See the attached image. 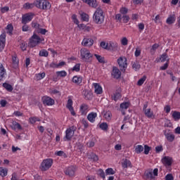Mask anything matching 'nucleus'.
I'll list each match as a JSON object with an SVG mask.
<instances>
[{
  "label": "nucleus",
  "instance_id": "f257e3e1",
  "mask_svg": "<svg viewBox=\"0 0 180 180\" xmlns=\"http://www.w3.org/2000/svg\"><path fill=\"white\" fill-rule=\"evenodd\" d=\"M93 22L96 25H102L105 22V13L102 8H97L93 15Z\"/></svg>",
  "mask_w": 180,
  "mask_h": 180
},
{
  "label": "nucleus",
  "instance_id": "f03ea898",
  "mask_svg": "<svg viewBox=\"0 0 180 180\" xmlns=\"http://www.w3.org/2000/svg\"><path fill=\"white\" fill-rule=\"evenodd\" d=\"M35 7L41 11H49L51 8V4L48 0H35Z\"/></svg>",
  "mask_w": 180,
  "mask_h": 180
},
{
  "label": "nucleus",
  "instance_id": "7ed1b4c3",
  "mask_svg": "<svg viewBox=\"0 0 180 180\" xmlns=\"http://www.w3.org/2000/svg\"><path fill=\"white\" fill-rule=\"evenodd\" d=\"M155 176H158V168L148 169L144 172V177L146 180H155Z\"/></svg>",
  "mask_w": 180,
  "mask_h": 180
},
{
  "label": "nucleus",
  "instance_id": "20e7f679",
  "mask_svg": "<svg viewBox=\"0 0 180 180\" xmlns=\"http://www.w3.org/2000/svg\"><path fill=\"white\" fill-rule=\"evenodd\" d=\"M41 41H44V38H41L37 34L34 32L33 35L30 39V47H36L37 44H40Z\"/></svg>",
  "mask_w": 180,
  "mask_h": 180
},
{
  "label": "nucleus",
  "instance_id": "39448f33",
  "mask_svg": "<svg viewBox=\"0 0 180 180\" xmlns=\"http://www.w3.org/2000/svg\"><path fill=\"white\" fill-rule=\"evenodd\" d=\"M77 128L75 127L72 126L68 128L65 131V136L63 137L64 141H71V139L74 137V134H75V131Z\"/></svg>",
  "mask_w": 180,
  "mask_h": 180
},
{
  "label": "nucleus",
  "instance_id": "423d86ee",
  "mask_svg": "<svg viewBox=\"0 0 180 180\" xmlns=\"http://www.w3.org/2000/svg\"><path fill=\"white\" fill-rule=\"evenodd\" d=\"M53 160L51 158H47L42 161V162L40 165V169L42 172L48 171V169H50L51 168V166L53 165Z\"/></svg>",
  "mask_w": 180,
  "mask_h": 180
},
{
  "label": "nucleus",
  "instance_id": "0eeeda50",
  "mask_svg": "<svg viewBox=\"0 0 180 180\" xmlns=\"http://www.w3.org/2000/svg\"><path fill=\"white\" fill-rule=\"evenodd\" d=\"M80 56L82 60H85V61H89L92 57H94V54L91 53L89 49L86 48H82L80 50Z\"/></svg>",
  "mask_w": 180,
  "mask_h": 180
},
{
  "label": "nucleus",
  "instance_id": "6e6552de",
  "mask_svg": "<svg viewBox=\"0 0 180 180\" xmlns=\"http://www.w3.org/2000/svg\"><path fill=\"white\" fill-rule=\"evenodd\" d=\"M120 71H126L127 70V58L125 56H120L117 60Z\"/></svg>",
  "mask_w": 180,
  "mask_h": 180
},
{
  "label": "nucleus",
  "instance_id": "1a4fd4ad",
  "mask_svg": "<svg viewBox=\"0 0 180 180\" xmlns=\"http://www.w3.org/2000/svg\"><path fill=\"white\" fill-rule=\"evenodd\" d=\"M41 102L44 106H53L56 103V101L48 96H44L41 97Z\"/></svg>",
  "mask_w": 180,
  "mask_h": 180
},
{
  "label": "nucleus",
  "instance_id": "9d476101",
  "mask_svg": "<svg viewBox=\"0 0 180 180\" xmlns=\"http://www.w3.org/2000/svg\"><path fill=\"white\" fill-rule=\"evenodd\" d=\"M34 18V13H27L22 16V25H27L29 22H32Z\"/></svg>",
  "mask_w": 180,
  "mask_h": 180
},
{
  "label": "nucleus",
  "instance_id": "9b49d317",
  "mask_svg": "<svg viewBox=\"0 0 180 180\" xmlns=\"http://www.w3.org/2000/svg\"><path fill=\"white\" fill-rule=\"evenodd\" d=\"M73 105H74V101H72V98H71V97L69 96L67 104H66V108L70 112V114L72 115V116H76L77 113L74 110V107L72 106Z\"/></svg>",
  "mask_w": 180,
  "mask_h": 180
},
{
  "label": "nucleus",
  "instance_id": "f8f14e48",
  "mask_svg": "<svg viewBox=\"0 0 180 180\" xmlns=\"http://www.w3.org/2000/svg\"><path fill=\"white\" fill-rule=\"evenodd\" d=\"M77 171V167L74 165L69 166L68 167H66L65 170V175H68V176H75V172Z\"/></svg>",
  "mask_w": 180,
  "mask_h": 180
},
{
  "label": "nucleus",
  "instance_id": "ddd939ff",
  "mask_svg": "<svg viewBox=\"0 0 180 180\" xmlns=\"http://www.w3.org/2000/svg\"><path fill=\"white\" fill-rule=\"evenodd\" d=\"M148 108V104H144L143 107V112H144L146 117H148V119H151V117L154 116V112H153V110H151V108Z\"/></svg>",
  "mask_w": 180,
  "mask_h": 180
},
{
  "label": "nucleus",
  "instance_id": "4468645a",
  "mask_svg": "<svg viewBox=\"0 0 180 180\" xmlns=\"http://www.w3.org/2000/svg\"><path fill=\"white\" fill-rule=\"evenodd\" d=\"M111 75L115 79H120V77H122V72H120V70H119L117 67L114 66L112 67Z\"/></svg>",
  "mask_w": 180,
  "mask_h": 180
},
{
  "label": "nucleus",
  "instance_id": "2eb2a0df",
  "mask_svg": "<svg viewBox=\"0 0 180 180\" xmlns=\"http://www.w3.org/2000/svg\"><path fill=\"white\" fill-rule=\"evenodd\" d=\"M162 162L166 168H169V167L172 165V162H173L172 158L169 156H165L162 159Z\"/></svg>",
  "mask_w": 180,
  "mask_h": 180
},
{
  "label": "nucleus",
  "instance_id": "dca6fc26",
  "mask_svg": "<svg viewBox=\"0 0 180 180\" xmlns=\"http://www.w3.org/2000/svg\"><path fill=\"white\" fill-rule=\"evenodd\" d=\"M6 44V34L3 33L0 35V52L4 51L5 46Z\"/></svg>",
  "mask_w": 180,
  "mask_h": 180
},
{
  "label": "nucleus",
  "instance_id": "f3484780",
  "mask_svg": "<svg viewBox=\"0 0 180 180\" xmlns=\"http://www.w3.org/2000/svg\"><path fill=\"white\" fill-rule=\"evenodd\" d=\"M82 45L85 47H92L94 46V39L92 38H84L82 41Z\"/></svg>",
  "mask_w": 180,
  "mask_h": 180
},
{
  "label": "nucleus",
  "instance_id": "a211bd4d",
  "mask_svg": "<svg viewBox=\"0 0 180 180\" xmlns=\"http://www.w3.org/2000/svg\"><path fill=\"white\" fill-rule=\"evenodd\" d=\"M117 50H119V44H117V42H108V51H117Z\"/></svg>",
  "mask_w": 180,
  "mask_h": 180
},
{
  "label": "nucleus",
  "instance_id": "6ab92c4d",
  "mask_svg": "<svg viewBox=\"0 0 180 180\" xmlns=\"http://www.w3.org/2000/svg\"><path fill=\"white\" fill-rule=\"evenodd\" d=\"M93 86L94 87V93L96 95H102V94H103V89L99 83H94Z\"/></svg>",
  "mask_w": 180,
  "mask_h": 180
},
{
  "label": "nucleus",
  "instance_id": "aec40b11",
  "mask_svg": "<svg viewBox=\"0 0 180 180\" xmlns=\"http://www.w3.org/2000/svg\"><path fill=\"white\" fill-rule=\"evenodd\" d=\"M89 111V107L88 105L83 103L80 105L79 112L82 116H86V113Z\"/></svg>",
  "mask_w": 180,
  "mask_h": 180
},
{
  "label": "nucleus",
  "instance_id": "412c9836",
  "mask_svg": "<svg viewBox=\"0 0 180 180\" xmlns=\"http://www.w3.org/2000/svg\"><path fill=\"white\" fill-rule=\"evenodd\" d=\"M96 117H98V113L95 112H91L87 115V120L90 122V123H95V120H96Z\"/></svg>",
  "mask_w": 180,
  "mask_h": 180
},
{
  "label": "nucleus",
  "instance_id": "4be33fe9",
  "mask_svg": "<svg viewBox=\"0 0 180 180\" xmlns=\"http://www.w3.org/2000/svg\"><path fill=\"white\" fill-rule=\"evenodd\" d=\"M6 77V70L2 63H0V81H4Z\"/></svg>",
  "mask_w": 180,
  "mask_h": 180
},
{
  "label": "nucleus",
  "instance_id": "5701e85b",
  "mask_svg": "<svg viewBox=\"0 0 180 180\" xmlns=\"http://www.w3.org/2000/svg\"><path fill=\"white\" fill-rule=\"evenodd\" d=\"M83 77L81 75H75L72 77V82L76 85H81L82 84Z\"/></svg>",
  "mask_w": 180,
  "mask_h": 180
},
{
  "label": "nucleus",
  "instance_id": "b1692460",
  "mask_svg": "<svg viewBox=\"0 0 180 180\" xmlns=\"http://www.w3.org/2000/svg\"><path fill=\"white\" fill-rule=\"evenodd\" d=\"M175 20H176V17L175 16V14H172L167 18L166 23L167 25H173V23H175Z\"/></svg>",
  "mask_w": 180,
  "mask_h": 180
},
{
  "label": "nucleus",
  "instance_id": "393cba45",
  "mask_svg": "<svg viewBox=\"0 0 180 180\" xmlns=\"http://www.w3.org/2000/svg\"><path fill=\"white\" fill-rule=\"evenodd\" d=\"M36 0L34 1L33 3H25L23 5V8L24 9H27V10H29V9H33V8H34V6H36Z\"/></svg>",
  "mask_w": 180,
  "mask_h": 180
},
{
  "label": "nucleus",
  "instance_id": "a878e982",
  "mask_svg": "<svg viewBox=\"0 0 180 180\" xmlns=\"http://www.w3.org/2000/svg\"><path fill=\"white\" fill-rule=\"evenodd\" d=\"M120 98H122V94L119 91H115L113 95L111 96V98L115 102H117Z\"/></svg>",
  "mask_w": 180,
  "mask_h": 180
},
{
  "label": "nucleus",
  "instance_id": "bb28decb",
  "mask_svg": "<svg viewBox=\"0 0 180 180\" xmlns=\"http://www.w3.org/2000/svg\"><path fill=\"white\" fill-rule=\"evenodd\" d=\"M122 165L123 168H131V162L127 159H124Z\"/></svg>",
  "mask_w": 180,
  "mask_h": 180
},
{
  "label": "nucleus",
  "instance_id": "cd10ccee",
  "mask_svg": "<svg viewBox=\"0 0 180 180\" xmlns=\"http://www.w3.org/2000/svg\"><path fill=\"white\" fill-rule=\"evenodd\" d=\"M165 136L167 140V141H169L170 143H172L175 140V135L171 134V133H167L165 134Z\"/></svg>",
  "mask_w": 180,
  "mask_h": 180
},
{
  "label": "nucleus",
  "instance_id": "c85d7f7f",
  "mask_svg": "<svg viewBox=\"0 0 180 180\" xmlns=\"http://www.w3.org/2000/svg\"><path fill=\"white\" fill-rule=\"evenodd\" d=\"M98 127L103 131H108L109 125L106 122H102L101 124H99Z\"/></svg>",
  "mask_w": 180,
  "mask_h": 180
},
{
  "label": "nucleus",
  "instance_id": "c756f323",
  "mask_svg": "<svg viewBox=\"0 0 180 180\" xmlns=\"http://www.w3.org/2000/svg\"><path fill=\"white\" fill-rule=\"evenodd\" d=\"M94 57H96L97 61H98L100 64H105V57L96 53L94 54Z\"/></svg>",
  "mask_w": 180,
  "mask_h": 180
},
{
  "label": "nucleus",
  "instance_id": "7c9ffc66",
  "mask_svg": "<svg viewBox=\"0 0 180 180\" xmlns=\"http://www.w3.org/2000/svg\"><path fill=\"white\" fill-rule=\"evenodd\" d=\"M172 117H173L175 122H178V120H180V112L174 111L172 115Z\"/></svg>",
  "mask_w": 180,
  "mask_h": 180
},
{
  "label": "nucleus",
  "instance_id": "2f4dec72",
  "mask_svg": "<svg viewBox=\"0 0 180 180\" xmlns=\"http://www.w3.org/2000/svg\"><path fill=\"white\" fill-rule=\"evenodd\" d=\"M103 117L107 122H110L112 120V112L110 111L105 112Z\"/></svg>",
  "mask_w": 180,
  "mask_h": 180
},
{
  "label": "nucleus",
  "instance_id": "473e14b6",
  "mask_svg": "<svg viewBox=\"0 0 180 180\" xmlns=\"http://www.w3.org/2000/svg\"><path fill=\"white\" fill-rule=\"evenodd\" d=\"M143 151H144V147H143L142 145L135 146V153H136V154H141Z\"/></svg>",
  "mask_w": 180,
  "mask_h": 180
},
{
  "label": "nucleus",
  "instance_id": "72a5a7b5",
  "mask_svg": "<svg viewBox=\"0 0 180 180\" xmlns=\"http://www.w3.org/2000/svg\"><path fill=\"white\" fill-rule=\"evenodd\" d=\"M3 86L8 91V92H12L13 91V87L8 83H4Z\"/></svg>",
  "mask_w": 180,
  "mask_h": 180
},
{
  "label": "nucleus",
  "instance_id": "f704fd0d",
  "mask_svg": "<svg viewBox=\"0 0 180 180\" xmlns=\"http://www.w3.org/2000/svg\"><path fill=\"white\" fill-rule=\"evenodd\" d=\"M35 77L37 81H41V79L46 77V72L36 74Z\"/></svg>",
  "mask_w": 180,
  "mask_h": 180
},
{
  "label": "nucleus",
  "instance_id": "c9c22d12",
  "mask_svg": "<svg viewBox=\"0 0 180 180\" xmlns=\"http://www.w3.org/2000/svg\"><path fill=\"white\" fill-rule=\"evenodd\" d=\"M56 75L58 77L64 78L67 75V72H65V70L57 71Z\"/></svg>",
  "mask_w": 180,
  "mask_h": 180
},
{
  "label": "nucleus",
  "instance_id": "e433bc0d",
  "mask_svg": "<svg viewBox=\"0 0 180 180\" xmlns=\"http://www.w3.org/2000/svg\"><path fill=\"white\" fill-rule=\"evenodd\" d=\"M36 122H40V118H39V117H31L29 118V122L31 124H34Z\"/></svg>",
  "mask_w": 180,
  "mask_h": 180
},
{
  "label": "nucleus",
  "instance_id": "4c0bfd02",
  "mask_svg": "<svg viewBox=\"0 0 180 180\" xmlns=\"http://www.w3.org/2000/svg\"><path fill=\"white\" fill-rule=\"evenodd\" d=\"M131 65H132L133 70H134L135 71H138V70H140V68L141 67L140 65V63H139V62H137V61L132 62Z\"/></svg>",
  "mask_w": 180,
  "mask_h": 180
},
{
  "label": "nucleus",
  "instance_id": "58836bf2",
  "mask_svg": "<svg viewBox=\"0 0 180 180\" xmlns=\"http://www.w3.org/2000/svg\"><path fill=\"white\" fill-rule=\"evenodd\" d=\"M55 155H57L58 157H63V158H67L68 157L67 153H64L63 150L56 152Z\"/></svg>",
  "mask_w": 180,
  "mask_h": 180
},
{
  "label": "nucleus",
  "instance_id": "ea45409f",
  "mask_svg": "<svg viewBox=\"0 0 180 180\" xmlns=\"http://www.w3.org/2000/svg\"><path fill=\"white\" fill-rule=\"evenodd\" d=\"M8 175V169L0 167V176H6Z\"/></svg>",
  "mask_w": 180,
  "mask_h": 180
},
{
  "label": "nucleus",
  "instance_id": "a19ab883",
  "mask_svg": "<svg viewBox=\"0 0 180 180\" xmlns=\"http://www.w3.org/2000/svg\"><path fill=\"white\" fill-rule=\"evenodd\" d=\"M39 57H49V51L46 49H41L39 53Z\"/></svg>",
  "mask_w": 180,
  "mask_h": 180
},
{
  "label": "nucleus",
  "instance_id": "79ce46f5",
  "mask_svg": "<svg viewBox=\"0 0 180 180\" xmlns=\"http://www.w3.org/2000/svg\"><path fill=\"white\" fill-rule=\"evenodd\" d=\"M13 130H22V125L17 122L13 123Z\"/></svg>",
  "mask_w": 180,
  "mask_h": 180
},
{
  "label": "nucleus",
  "instance_id": "37998d69",
  "mask_svg": "<svg viewBox=\"0 0 180 180\" xmlns=\"http://www.w3.org/2000/svg\"><path fill=\"white\" fill-rule=\"evenodd\" d=\"M81 18H82V20H83V22H89V15L85 13H83L80 15Z\"/></svg>",
  "mask_w": 180,
  "mask_h": 180
},
{
  "label": "nucleus",
  "instance_id": "c03bdc74",
  "mask_svg": "<svg viewBox=\"0 0 180 180\" xmlns=\"http://www.w3.org/2000/svg\"><path fill=\"white\" fill-rule=\"evenodd\" d=\"M13 67L15 69L19 67V60L16 57H13Z\"/></svg>",
  "mask_w": 180,
  "mask_h": 180
},
{
  "label": "nucleus",
  "instance_id": "a18cd8bd",
  "mask_svg": "<svg viewBox=\"0 0 180 180\" xmlns=\"http://www.w3.org/2000/svg\"><path fill=\"white\" fill-rule=\"evenodd\" d=\"M88 5L92 8H98V1L96 0H89Z\"/></svg>",
  "mask_w": 180,
  "mask_h": 180
},
{
  "label": "nucleus",
  "instance_id": "49530a36",
  "mask_svg": "<svg viewBox=\"0 0 180 180\" xmlns=\"http://www.w3.org/2000/svg\"><path fill=\"white\" fill-rule=\"evenodd\" d=\"M89 158H90V160H92L95 162H96V161H98V160H99V158L98 157V155L94 153H91L89 155Z\"/></svg>",
  "mask_w": 180,
  "mask_h": 180
},
{
  "label": "nucleus",
  "instance_id": "de8ad7c7",
  "mask_svg": "<svg viewBox=\"0 0 180 180\" xmlns=\"http://www.w3.org/2000/svg\"><path fill=\"white\" fill-rule=\"evenodd\" d=\"M75 72H79L81 71V63H77L72 69Z\"/></svg>",
  "mask_w": 180,
  "mask_h": 180
},
{
  "label": "nucleus",
  "instance_id": "09e8293b",
  "mask_svg": "<svg viewBox=\"0 0 180 180\" xmlns=\"http://www.w3.org/2000/svg\"><path fill=\"white\" fill-rule=\"evenodd\" d=\"M146 79H147V76H143V77L138 81L137 85H139V86H141V85L146 82Z\"/></svg>",
  "mask_w": 180,
  "mask_h": 180
},
{
  "label": "nucleus",
  "instance_id": "8fccbe9b",
  "mask_svg": "<svg viewBox=\"0 0 180 180\" xmlns=\"http://www.w3.org/2000/svg\"><path fill=\"white\" fill-rule=\"evenodd\" d=\"M100 47H101L102 49H104V50H108L109 49V43H106L105 41H101L100 44Z\"/></svg>",
  "mask_w": 180,
  "mask_h": 180
},
{
  "label": "nucleus",
  "instance_id": "3c124183",
  "mask_svg": "<svg viewBox=\"0 0 180 180\" xmlns=\"http://www.w3.org/2000/svg\"><path fill=\"white\" fill-rule=\"evenodd\" d=\"M120 43L122 46H127L129 44V39L126 37H124L121 39Z\"/></svg>",
  "mask_w": 180,
  "mask_h": 180
},
{
  "label": "nucleus",
  "instance_id": "603ef678",
  "mask_svg": "<svg viewBox=\"0 0 180 180\" xmlns=\"http://www.w3.org/2000/svg\"><path fill=\"white\" fill-rule=\"evenodd\" d=\"M34 32L35 33H38V34H46V32H47V30L39 27V29L35 30Z\"/></svg>",
  "mask_w": 180,
  "mask_h": 180
},
{
  "label": "nucleus",
  "instance_id": "864d4df0",
  "mask_svg": "<svg viewBox=\"0 0 180 180\" xmlns=\"http://www.w3.org/2000/svg\"><path fill=\"white\" fill-rule=\"evenodd\" d=\"M105 174L106 175H115L116 172H115V170H113L112 168H108L105 169Z\"/></svg>",
  "mask_w": 180,
  "mask_h": 180
},
{
  "label": "nucleus",
  "instance_id": "5fc2aeb1",
  "mask_svg": "<svg viewBox=\"0 0 180 180\" xmlns=\"http://www.w3.org/2000/svg\"><path fill=\"white\" fill-rule=\"evenodd\" d=\"M129 106H130L129 102H124L120 104V108L121 109H128Z\"/></svg>",
  "mask_w": 180,
  "mask_h": 180
},
{
  "label": "nucleus",
  "instance_id": "6e6d98bb",
  "mask_svg": "<svg viewBox=\"0 0 180 180\" xmlns=\"http://www.w3.org/2000/svg\"><path fill=\"white\" fill-rule=\"evenodd\" d=\"M98 175H99L101 178H103V179H105L106 178V176L105 175V172H103V169H98Z\"/></svg>",
  "mask_w": 180,
  "mask_h": 180
},
{
  "label": "nucleus",
  "instance_id": "4d7b16f0",
  "mask_svg": "<svg viewBox=\"0 0 180 180\" xmlns=\"http://www.w3.org/2000/svg\"><path fill=\"white\" fill-rule=\"evenodd\" d=\"M162 151H164V148L162 147V145H160L155 147V152L157 154L162 153Z\"/></svg>",
  "mask_w": 180,
  "mask_h": 180
},
{
  "label": "nucleus",
  "instance_id": "13d9d810",
  "mask_svg": "<svg viewBox=\"0 0 180 180\" xmlns=\"http://www.w3.org/2000/svg\"><path fill=\"white\" fill-rule=\"evenodd\" d=\"M159 47H160V45L158 44H154L152 46V48L150 49V52L155 53V51H157V49H158Z\"/></svg>",
  "mask_w": 180,
  "mask_h": 180
},
{
  "label": "nucleus",
  "instance_id": "bf43d9fd",
  "mask_svg": "<svg viewBox=\"0 0 180 180\" xmlns=\"http://www.w3.org/2000/svg\"><path fill=\"white\" fill-rule=\"evenodd\" d=\"M72 19L73 22H74L75 25H77V26H78V25H79V20H78V18H77V15L73 14V15H72Z\"/></svg>",
  "mask_w": 180,
  "mask_h": 180
},
{
  "label": "nucleus",
  "instance_id": "052dcab7",
  "mask_svg": "<svg viewBox=\"0 0 180 180\" xmlns=\"http://www.w3.org/2000/svg\"><path fill=\"white\" fill-rule=\"evenodd\" d=\"M167 58H168V55H167L166 53L161 55L160 60L162 63H164L165 61H167Z\"/></svg>",
  "mask_w": 180,
  "mask_h": 180
},
{
  "label": "nucleus",
  "instance_id": "680f3d73",
  "mask_svg": "<svg viewBox=\"0 0 180 180\" xmlns=\"http://www.w3.org/2000/svg\"><path fill=\"white\" fill-rule=\"evenodd\" d=\"M150 150L151 148L150 146H148V145L144 146V154H146V155H148Z\"/></svg>",
  "mask_w": 180,
  "mask_h": 180
},
{
  "label": "nucleus",
  "instance_id": "e2e57ef3",
  "mask_svg": "<svg viewBox=\"0 0 180 180\" xmlns=\"http://www.w3.org/2000/svg\"><path fill=\"white\" fill-rule=\"evenodd\" d=\"M120 12L122 15H127V12H129V10L126 7H122L120 10Z\"/></svg>",
  "mask_w": 180,
  "mask_h": 180
},
{
  "label": "nucleus",
  "instance_id": "0e129e2a",
  "mask_svg": "<svg viewBox=\"0 0 180 180\" xmlns=\"http://www.w3.org/2000/svg\"><path fill=\"white\" fill-rule=\"evenodd\" d=\"M6 29L8 31L9 34H12V32H13V26L12 24H8Z\"/></svg>",
  "mask_w": 180,
  "mask_h": 180
},
{
  "label": "nucleus",
  "instance_id": "69168bd1",
  "mask_svg": "<svg viewBox=\"0 0 180 180\" xmlns=\"http://www.w3.org/2000/svg\"><path fill=\"white\" fill-rule=\"evenodd\" d=\"M32 27L35 29V30H37L38 29H39V27H41V26H40V24H39L37 22H32Z\"/></svg>",
  "mask_w": 180,
  "mask_h": 180
},
{
  "label": "nucleus",
  "instance_id": "338daca9",
  "mask_svg": "<svg viewBox=\"0 0 180 180\" xmlns=\"http://www.w3.org/2000/svg\"><path fill=\"white\" fill-rule=\"evenodd\" d=\"M144 27H145L144 23L141 22L138 24V28L141 33L143 32V30H144Z\"/></svg>",
  "mask_w": 180,
  "mask_h": 180
},
{
  "label": "nucleus",
  "instance_id": "774afa93",
  "mask_svg": "<svg viewBox=\"0 0 180 180\" xmlns=\"http://www.w3.org/2000/svg\"><path fill=\"white\" fill-rule=\"evenodd\" d=\"M165 180H174V176L172 175V174H167L165 177Z\"/></svg>",
  "mask_w": 180,
  "mask_h": 180
}]
</instances>
